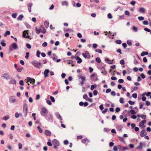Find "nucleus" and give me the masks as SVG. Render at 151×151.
I'll list each match as a JSON object with an SVG mask.
<instances>
[{
    "label": "nucleus",
    "mask_w": 151,
    "mask_h": 151,
    "mask_svg": "<svg viewBox=\"0 0 151 151\" xmlns=\"http://www.w3.org/2000/svg\"><path fill=\"white\" fill-rule=\"evenodd\" d=\"M102 73H104L105 75H106L107 74V72L105 69L103 70L102 71Z\"/></svg>",
    "instance_id": "obj_59"
},
{
    "label": "nucleus",
    "mask_w": 151,
    "mask_h": 151,
    "mask_svg": "<svg viewBox=\"0 0 151 151\" xmlns=\"http://www.w3.org/2000/svg\"><path fill=\"white\" fill-rule=\"evenodd\" d=\"M52 142L53 145H54V147L55 148H57V147L59 145V142L57 140L53 139L52 141Z\"/></svg>",
    "instance_id": "obj_3"
},
{
    "label": "nucleus",
    "mask_w": 151,
    "mask_h": 151,
    "mask_svg": "<svg viewBox=\"0 0 151 151\" xmlns=\"http://www.w3.org/2000/svg\"><path fill=\"white\" fill-rule=\"evenodd\" d=\"M151 93L150 92H149L147 93H143L142 94V95L144 96L145 95H146V96H150L151 95Z\"/></svg>",
    "instance_id": "obj_22"
},
{
    "label": "nucleus",
    "mask_w": 151,
    "mask_h": 151,
    "mask_svg": "<svg viewBox=\"0 0 151 151\" xmlns=\"http://www.w3.org/2000/svg\"><path fill=\"white\" fill-rule=\"evenodd\" d=\"M116 42L117 44H121L122 42L121 40H117L116 41Z\"/></svg>",
    "instance_id": "obj_51"
},
{
    "label": "nucleus",
    "mask_w": 151,
    "mask_h": 151,
    "mask_svg": "<svg viewBox=\"0 0 151 151\" xmlns=\"http://www.w3.org/2000/svg\"><path fill=\"white\" fill-rule=\"evenodd\" d=\"M45 135L47 136H50L51 135V132L49 130H46L45 132Z\"/></svg>",
    "instance_id": "obj_11"
},
{
    "label": "nucleus",
    "mask_w": 151,
    "mask_h": 151,
    "mask_svg": "<svg viewBox=\"0 0 151 151\" xmlns=\"http://www.w3.org/2000/svg\"><path fill=\"white\" fill-rule=\"evenodd\" d=\"M130 113H131V114H133V115H134V114H136L135 111L133 110H131L130 111Z\"/></svg>",
    "instance_id": "obj_36"
},
{
    "label": "nucleus",
    "mask_w": 151,
    "mask_h": 151,
    "mask_svg": "<svg viewBox=\"0 0 151 151\" xmlns=\"http://www.w3.org/2000/svg\"><path fill=\"white\" fill-rule=\"evenodd\" d=\"M125 15H130V13L129 11H126L125 12Z\"/></svg>",
    "instance_id": "obj_58"
},
{
    "label": "nucleus",
    "mask_w": 151,
    "mask_h": 151,
    "mask_svg": "<svg viewBox=\"0 0 151 151\" xmlns=\"http://www.w3.org/2000/svg\"><path fill=\"white\" fill-rule=\"evenodd\" d=\"M140 76L141 77V78L143 79L145 78V76L143 73H141L140 75Z\"/></svg>",
    "instance_id": "obj_61"
},
{
    "label": "nucleus",
    "mask_w": 151,
    "mask_h": 151,
    "mask_svg": "<svg viewBox=\"0 0 151 151\" xmlns=\"http://www.w3.org/2000/svg\"><path fill=\"white\" fill-rule=\"evenodd\" d=\"M47 145L50 146H51L52 145L50 140H48V141L47 143Z\"/></svg>",
    "instance_id": "obj_30"
},
{
    "label": "nucleus",
    "mask_w": 151,
    "mask_h": 151,
    "mask_svg": "<svg viewBox=\"0 0 151 151\" xmlns=\"http://www.w3.org/2000/svg\"><path fill=\"white\" fill-rule=\"evenodd\" d=\"M96 51L99 53H101L102 52V50L100 49H97L96 50Z\"/></svg>",
    "instance_id": "obj_40"
},
{
    "label": "nucleus",
    "mask_w": 151,
    "mask_h": 151,
    "mask_svg": "<svg viewBox=\"0 0 151 151\" xmlns=\"http://www.w3.org/2000/svg\"><path fill=\"white\" fill-rule=\"evenodd\" d=\"M3 41H4V40H3L1 42V44L2 45V46L3 47H4L6 46V44L4 42H3Z\"/></svg>",
    "instance_id": "obj_44"
},
{
    "label": "nucleus",
    "mask_w": 151,
    "mask_h": 151,
    "mask_svg": "<svg viewBox=\"0 0 151 151\" xmlns=\"http://www.w3.org/2000/svg\"><path fill=\"white\" fill-rule=\"evenodd\" d=\"M145 104L147 106H150V102L148 101H146L145 102Z\"/></svg>",
    "instance_id": "obj_52"
},
{
    "label": "nucleus",
    "mask_w": 151,
    "mask_h": 151,
    "mask_svg": "<svg viewBox=\"0 0 151 151\" xmlns=\"http://www.w3.org/2000/svg\"><path fill=\"white\" fill-rule=\"evenodd\" d=\"M49 72V70H46L44 72V76L45 77H47L48 76V73Z\"/></svg>",
    "instance_id": "obj_17"
},
{
    "label": "nucleus",
    "mask_w": 151,
    "mask_h": 151,
    "mask_svg": "<svg viewBox=\"0 0 151 151\" xmlns=\"http://www.w3.org/2000/svg\"><path fill=\"white\" fill-rule=\"evenodd\" d=\"M32 63L34 66L38 68H40L41 65V63L39 62H33Z\"/></svg>",
    "instance_id": "obj_7"
},
{
    "label": "nucleus",
    "mask_w": 151,
    "mask_h": 151,
    "mask_svg": "<svg viewBox=\"0 0 151 151\" xmlns=\"http://www.w3.org/2000/svg\"><path fill=\"white\" fill-rule=\"evenodd\" d=\"M17 46L16 43H13L10 46L9 49L11 51L12 50H15L17 49Z\"/></svg>",
    "instance_id": "obj_4"
},
{
    "label": "nucleus",
    "mask_w": 151,
    "mask_h": 151,
    "mask_svg": "<svg viewBox=\"0 0 151 151\" xmlns=\"http://www.w3.org/2000/svg\"><path fill=\"white\" fill-rule=\"evenodd\" d=\"M2 77L6 78V79H8L9 78V75L6 73L3 74L2 76Z\"/></svg>",
    "instance_id": "obj_16"
},
{
    "label": "nucleus",
    "mask_w": 151,
    "mask_h": 151,
    "mask_svg": "<svg viewBox=\"0 0 151 151\" xmlns=\"http://www.w3.org/2000/svg\"><path fill=\"white\" fill-rule=\"evenodd\" d=\"M24 109H25L26 111L27 110V106L26 104H24L23 106Z\"/></svg>",
    "instance_id": "obj_35"
},
{
    "label": "nucleus",
    "mask_w": 151,
    "mask_h": 151,
    "mask_svg": "<svg viewBox=\"0 0 151 151\" xmlns=\"http://www.w3.org/2000/svg\"><path fill=\"white\" fill-rule=\"evenodd\" d=\"M23 37L26 38H29V36L28 35V32L27 30H25L23 32Z\"/></svg>",
    "instance_id": "obj_9"
},
{
    "label": "nucleus",
    "mask_w": 151,
    "mask_h": 151,
    "mask_svg": "<svg viewBox=\"0 0 151 151\" xmlns=\"http://www.w3.org/2000/svg\"><path fill=\"white\" fill-rule=\"evenodd\" d=\"M128 103L130 104L131 105H134L135 104V102L132 101L131 100L129 101H128Z\"/></svg>",
    "instance_id": "obj_32"
},
{
    "label": "nucleus",
    "mask_w": 151,
    "mask_h": 151,
    "mask_svg": "<svg viewBox=\"0 0 151 151\" xmlns=\"http://www.w3.org/2000/svg\"><path fill=\"white\" fill-rule=\"evenodd\" d=\"M29 52H26V55H25V57L27 59L29 58Z\"/></svg>",
    "instance_id": "obj_50"
},
{
    "label": "nucleus",
    "mask_w": 151,
    "mask_h": 151,
    "mask_svg": "<svg viewBox=\"0 0 151 151\" xmlns=\"http://www.w3.org/2000/svg\"><path fill=\"white\" fill-rule=\"evenodd\" d=\"M75 58L76 60H77V63H80L82 62V60L80 57L78 56H76Z\"/></svg>",
    "instance_id": "obj_10"
},
{
    "label": "nucleus",
    "mask_w": 151,
    "mask_h": 151,
    "mask_svg": "<svg viewBox=\"0 0 151 151\" xmlns=\"http://www.w3.org/2000/svg\"><path fill=\"white\" fill-rule=\"evenodd\" d=\"M146 134V133L145 131L142 130L141 132L140 135L141 137H142L145 136Z\"/></svg>",
    "instance_id": "obj_14"
},
{
    "label": "nucleus",
    "mask_w": 151,
    "mask_h": 151,
    "mask_svg": "<svg viewBox=\"0 0 151 151\" xmlns=\"http://www.w3.org/2000/svg\"><path fill=\"white\" fill-rule=\"evenodd\" d=\"M108 17L110 19H111L112 17V15L110 13H109L108 14Z\"/></svg>",
    "instance_id": "obj_54"
},
{
    "label": "nucleus",
    "mask_w": 151,
    "mask_h": 151,
    "mask_svg": "<svg viewBox=\"0 0 151 151\" xmlns=\"http://www.w3.org/2000/svg\"><path fill=\"white\" fill-rule=\"evenodd\" d=\"M47 109L45 108H42L41 109L40 111V114L44 116L47 113Z\"/></svg>",
    "instance_id": "obj_5"
},
{
    "label": "nucleus",
    "mask_w": 151,
    "mask_h": 151,
    "mask_svg": "<svg viewBox=\"0 0 151 151\" xmlns=\"http://www.w3.org/2000/svg\"><path fill=\"white\" fill-rule=\"evenodd\" d=\"M119 102L121 104H123L124 103V99L122 98H121L119 99Z\"/></svg>",
    "instance_id": "obj_29"
},
{
    "label": "nucleus",
    "mask_w": 151,
    "mask_h": 151,
    "mask_svg": "<svg viewBox=\"0 0 151 151\" xmlns=\"http://www.w3.org/2000/svg\"><path fill=\"white\" fill-rule=\"evenodd\" d=\"M96 62L98 63H100L101 62V60L100 58L98 57H97L96 59Z\"/></svg>",
    "instance_id": "obj_31"
},
{
    "label": "nucleus",
    "mask_w": 151,
    "mask_h": 151,
    "mask_svg": "<svg viewBox=\"0 0 151 151\" xmlns=\"http://www.w3.org/2000/svg\"><path fill=\"white\" fill-rule=\"evenodd\" d=\"M50 98L52 102H54L55 101V100L53 97L51 96H50Z\"/></svg>",
    "instance_id": "obj_46"
},
{
    "label": "nucleus",
    "mask_w": 151,
    "mask_h": 151,
    "mask_svg": "<svg viewBox=\"0 0 151 151\" xmlns=\"http://www.w3.org/2000/svg\"><path fill=\"white\" fill-rule=\"evenodd\" d=\"M40 52L39 50H37V56L38 57H39L40 56Z\"/></svg>",
    "instance_id": "obj_43"
},
{
    "label": "nucleus",
    "mask_w": 151,
    "mask_h": 151,
    "mask_svg": "<svg viewBox=\"0 0 151 151\" xmlns=\"http://www.w3.org/2000/svg\"><path fill=\"white\" fill-rule=\"evenodd\" d=\"M79 77L81 79L82 81H85L86 80V77L85 76H80Z\"/></svg>",
    "instance_id": "obj_24"
},
{
    "label": "nucleus",
    "mask_w": 151,
    "mask_h": 151,
    "mask_svg": "<svg viewBox=\"0 0 151 151\" xmlns=\"http://www.w3.org/2000/svg\"><path fill=\"white\" fill-rule=\"evenodd\" d=\"M83 138V137L81 135L78 136L77 137V138L78 139H81Z\"/></svg>",
    "instance_id": "obj_63"
},
{
    "label": "nucleus",
    "mask_w": 151,
    "mask_h": 151,
    "mask_svg": "<svg viewBox=\"0 0 151 151\" xmlns=\"http://www.w3.org/2000/svg\"><path fill=\"white\" fill-rule=\"evenodd\" d=\"M142 99L143 101H146V98L145 97L143 96L142 98Z\"/></svg>",
    "instance_id": "obj_62"
},
{
    "label": "nucleus",
    "mask_w": 151,
    "mask_h": 151,
    "mask_svg": "<svg viewBox=\"0 0 151 151\" xmlns=\"http://www.w3.org/2000/svg\"><path fill=\"white\" fill-rule=\"evenodd\" d=\"M124 81L122 79H119L118 80V82L119 83H122L124 82Z\"/></svg>",
    "instance_id": "obj_57"
},
{
    "label": "nucleus",
    "mask_w": 151,
    "mask_h": 151,
    "mask_svg": "<svg viewBox=\"0 0 151 151\" xmlns=\"http://www.w3.org/2000/svg\"><path fill=\"white\" fill-rule=\"evenodd\" d=\"M44 24L45 26L46 27H48L49 26V23L47 22H44Z\"/></svg>",
    "instance_id": "obj_60"
},
{
    "label": "nucleus",
    "mask_w": 151,
    "mask_h": 151,
    "mask_svg": "<svg viewBox=\"0 0 151 151\" xmlns=\"http://www.w3.org/2000/svg\"><path fill=\"white\" fill-rule=\"evenodd\" d=\"M23 69V68H22V67L17 68L16 69V70H17V71L18 72H21Z\"/></svg>",
    "instance_id": "obj_26"
},
{
    "label": "nucleus",
    "mask_w": 151,
    "mask_h": 151,
    "mask_svg": "<svg viewBox=\"0 0 151 151\" xmlns=\"http://www.w3.org/2000/svg\"><path fill=\"white\" fill-rule=\"evenodd\" d=\"M88 97L86 94H84L83 96V98L85 99L86 100L88 98Z\"/></svg>",
    "instance_id": "obj_37"
},
{
    "label": "nucleus",
    "mask_w": 151,
    "mask_h": 151,
    "mask_svg": "<svg viewBox=\"0 0 151 151\" xmlns=\"http://www.w3.org/2000/svg\"><path fill=\"white\" fill-rule=\"evenodd\" d=\"M10 83L15 84L16 83V81L14 79H11V80L10 81Z\"/></svg>",
    "instance_id": "obj_23"
},
{
    "label": "nucleus",
    "mask_w": 151,
    "mask_h": 151,
    "mask_svg": "<svg viewBox=\"0 0 151 151\" xmlns=\"http://www.w3.org/2000/svg\"><path fill=\"white\" fill-rule=\"evenodd\" d=\"M82 55L85 58H90V55L89 54V52L87 51H86L84 52L82 54Z\"/></svg>",
    "instance_id": "obj_6"
},
{
    "label": "nucleus",
    "mask_w": 151,
    "mask_h": 151,
    "mask_svg": "<svg viewBox=\"0 0 151 151\" xmlns=\"http://www.w3.org/2000/svg\"><path fill=\"white\" fill-rule=\"evenodd\" d=\"M148 53L147 52H143L141 54V56H144L145 55H147L148 54Z\"/></svg>",
    "instance_id": "obj_20"
},
{
    "label": "nucleus",
    "mask_w": 151,
    "mask_h": 151,
    "mask_svg": "<svg viewBox=\"0 0 151 151\" xmlns=\"http://www.w3.org/2000/svg\"><path fill=\"white\" fill-rule=\"evenodd\" d=\"M47 45V43L46 42H44L43 43L42 46L43 47H45Z\"/></svg>",
    "instance_id": "obj_64"
},
{
    "label": "nucleus",
    "mask_w": 151,
    "mask_h": 151,
    "mask_svg": "<svg viewBox=\"0 0 151 151\" xmlns=\"http://www.w3.org/2000/svg\"><path fill=\"white\" fill-rule=\"evenodd\" d=\"M91 77L93 78H95L96 80H97V75L95 73H93L91 75Z\"/></svg>",
    "instance_id": "obj_15"
},
{
    "label": "nucleus",
    "mask_w": 151,
    "mask_h": 151,
    "mask_svg": "<svg viewBox=\"0 0 151 151\" xmlns=\"http://www.w3.org/2000/svg\"><path fill=\"white\" fill-rule=\"evenodd\" d=\"M18 146L19 149H21L22 147V145L21 143H19V144Z\"/></svg>",
    "instance_id": "obj_39"
},
{
    "label": "nucleus",
    "mask_w": 151,
    "mask_h": 151,
    "mask_svg": "<svg viewBox=\"0 0 151 151\" xmlns=\"http://www.w3.org/2000/svg\"><path fill=\"white\" fill-rule=\"evenodd\" d=\"M145 9L143 8H140L139 10V12L142 13L144 12H145Z\"/></svg>",
    "instance_id": "obj_21"
},
{
    "label": "nucleus",
    "mask_w": 151,
    "mask_h": 151,
    "mask_svg": "<svg viewBox=\"0 0 151 151\" xmlns=\"http://www.w3.org/2000/svg\"><path fill=\"white\" fill-rule=\"evenodd\" d=\"M86 101H88V102H93V99H92L89 98H88Z\"/></svg>",
    "instance_id": "obj_41"
},
{
    "label": "nucleus",
    "mask_w": 151,
    "mask_h": 151,
    "mask_svg": "<svg viewBox=\"0 0 151 151\" xmlns=\"http://www.w3.org/2000/svg\"><path fill=\"white\" fill-rule=\"evenodd\" d=\"M114 60H110L108 58L106 59L105 60V61L107 63L110 64H112L113 63Z\"/></svg>",
    "instance_id": "obj_13"
},
{
    "label": "nucleus",
    "mask_w": 151,
    "mask_h": 151,
    "mask_svg": "<svg viewBox=\"0 0 151 151\" xmlns=\"http://www.w3.org/2000/svg\"><path fill=\"white\" fill-rule=\"evenodd\" d=\"M10 34V32L9 31H7L4 34V36H6L7 35H9Z\"/></svg>",
    "instance_id": "obj_34"
},
{
    "label": "nucleus",
    "mask_w": 151,
    "mask_h": 151,
    "mask_svg": "<svg viewBox=\"0 0 151 151\" xmlns=\"http://www.w3.org/2000/svg\"><path fill=\"white\" fill-rule=\"evenodd\" d=\"M67 63L68 64H71L72 66H74V64H73V62L72 60H67Z\"/></svg>",
    "instance_id": "obj_19"
},
{
    "label": "nucleus",
    "mask_w": 151,
    "mask_h": 151,
    "mask_svg": "<svg viewBox=\"0 0 151 151\" xmlns=\"http://www.w3.org/2000/svg\"><path fill=\"white\" fill-rule=\"evenodd\" d=\"M37 128L39 130V132L40 133H42V130L41 129L40 127L39 126H38L37 127Z\"/></svg>",
    "instance_id": "obj_38"
},
{
    "label": "nucleus",
    "mask_w": 151,
    "mask_h": 151,
    "mask_svg": "<svg viewBox=\"0 0 151 151\" xmlns=\"http://www.w3.org/2000/svg\"><path fill=\"white\" fill-rule=\"evenodd\" d=\"M96 87H97V86L96 84H95L94 85H92L91 86V90H92L94 88H96Z\"/></svg>",
    "instance_id": "obj_28"
},
{
    "label": "nucleus",
    "mask_w": 151,
    "mask_h": 151,
    "mask_svg": "<svg viewBox=\"0 0 151 151\" xmlns=\"http://www.w3.org/2000/svg\"><path fill=\"white\" fill-rule=\"evenodd\" d=\"M120 63L121 65H124V61L123 59L122 60L120 61Z\"/></svg>",
    "instance_id": "obj_55"
},
{
    "label": "nucleus",
    "mask_w": 151,
    "mask_h": 151,
    "mask_svg": "<svg viewBox=\"0 0 151 151\" xmlns=\"http://www.w3.org/2000/svg\"><path fill=\"white\" fill-rule=\"evenodd\" d=\"M64 31L65 32H73V30L72 29H69V28H68V29H64Z\"/></svg>",
    "instance_id": "obj_18"
},
{
    "label": "nucleus",
    "mask_w": 151,
    "mask_h": 151,
    "mask_svg": "<svg viewBox=\"0 0 151 151\" xmlns=\"http://www.w3.org/2000/svg\"><path fill=\"white\" fill-rule=\"evenodd\" d=\"M35 31L36 33L38 34H39L40 32H42L43 34L46 32V30L45 28L42 26H41L39 28L37 27H36Z\"/></svg>",
    "instance_id": "obj_1"
},
{
    "label": "nucleus",
    "mask_w": 151,
    "mask_h": 151,
    "mask_svg": "<svg viewBox=\"0 0 151 151\" xmlns=\"http://www.w3.org/2000/svg\"><path fill=\"white\" fill-rule=\"evenodd\" d=\"M118 149L120 150H125L128 149V148L127 147H124L122 146H121L120 145H118Z\"/></svg>",
    "instance_id": "obj_12"
},
{
    "label": "nucleus",
    "mask_w": 151,
    "mask_h": 151,
    "mask_svg": "<svg viewBox=\"0 0 151 151\" xmlns=\"http://www.w3.org/2000/svg\"><path fill=\"white\" fill-rule=\"evenodd\" d=\"M138 19L140 21L143 20L144 19V18L143 17H138Z\"/></svg>",
    "instance_id": "obj_47"
},
{
    "label": "nucleus",
    "mask_w": 151,
    "mask_h": 151,
    "mask_svg": "<svg viewBox=\"0 0 151 151\" xmlns=\"http://www.w3.org/2000/svg\"><path fill=\"white\" fill-rule=\"evenodd\" d=\"M146 122V120H144L142 121L139 123V126L140 127L144 128L145 127V124Z\"/></svg>",
    "instance_id": "obj_8"
},
{
    "label": "nucleus",
    "mask_w": 151,
    "mask_h": 151,
    "mask_svg": "<svg viewBox=\"0 0 151 151\" xmlns=\"http://www.w3.org/2000/svg\"><path fill=\"white\" fill-rule=\"evenodd\" d=\"M23 16L22 15H19L17 18L18 20H21L23 18Z\"/></svg>",
    "instance_id": "obj_27"
},
{
    "label": "nucleus",
    "mask_w": 151,
    "mask_h": 151,
    "mask_svg": "<svg viewBox=\"0 0 151 151\" xmlns=\"http://www.w3.org/2000/svg\"><path fill=\"white\" fill-rule=\"evenodd\" d=\"M27 83L28 85H29V82L30 83L34 84L35 82V79L32 78L30 77H28L27 78Z\"/></svg>",
    "instance_id": "obj_2"
},
{
    "label": "nucleus",
    "mask_w": 151,
    "mask_h": 151,
    "mask_svg": "<svg viewBox=\"0 0 151 151\" xmlns=\"http://www.w3.org/2000/svg\"><path fill=\"white\" fill-rule=\"evenodd\" d=\"M118 146H114L113 147V149L114 151H117L118 150Z\"/></svg>",
    "instance_id": "obj_33"
},
{
    "label": "nucleus",
    "mask_w": 151,
    "mask_h": 151,
    "mask_svg": "<svg viewBox=\"0 0 151 151\" xmlns=\"http://www.w3.org/2000/svg\"><path fill=\"white\" fill-rule=\"evenodd\" d=\"M26 45L27 47V48H28L29 49H30L31 48V46L29 44H28V43Z\"/></svg>",
    "instance_id": "obj_56"
},
{
    "label": "nucleus",
    "mask_w": 151,
    "mask_h": 151,
    "mask_svg": "<svg viewBox=\"0 0 151 151\" xmlns=\"http://www.w3.org/2000/svg\"><path fill=\"white\" fill-rule=\"evenodd\" d=\"M93 94L94 95L96 96L98 94V91L96 90H94L93 91Z\"/></svg>",
    "instance_id": "obj_53"
},
{
    "label": "nucleus",
    "mask_w": 151,
    "mask_h": 151,
    "mask_svg": "<svg viewBox=\"0 0 151 151\" xmlns=\"http://www.w3.org/2000/svg\"><path fill=\"white\" fill-rule=\"evenodd\" d=\"M137 94L136 93H133L132 95V97L135 99L137 98Z\"/></svg>",
    "instance_id": "obj_48"
},
{
    "label": "nucleus",
    "mask_w": 151,
    "mask_h": 151,
    "mask_svg": "<svg viewBox=\"0 0 151 151\" xmlns=\"http://www.w3.org/2000/svg\"><path fill=\"white\" fill-rule=\"evenodd\" d=\"M108 109L107 108L105 109L104 111H102V113L104 114L106 113L108 111Z\"/></svg>",
    "instance_id": "obj_49"
},
{
    "label": "nucleus",
    "mask_w": 151,
    "mask_h": 151,
    "mask_svg": "<svg viewBox=\"0 0 151 151\" xmlns=\"http://www.w3.org/2000/svg\"><path fill=\"white\" fill-rule=\"evenodd\" d=\"M127 43L128 45H132V42L130 40H127Z\"/></svg>",
    "instance_id": "obj_45"
},
{
    "label": "nucleus",
    "mask_w": 151,
    "mask_h": 151,
    "mask_svg": "<svg viewBox=\"0 0 151 151\" xmlns=\"http://www.w3.org/2000/svg\"><path fill=\"white\" fill-rule=\"evenodd\" d=\"M62 4L63 6H67L68 5V3L67 1H63L62 2Z\"/></svg>",
    "instance_id": "obj_25"
},
{
    "label": "nucleus",
    "mask_w": 151,
    "mask_h": 151,
    "mask_svg": "<svg viewBox=\"0 0 151 151\" xmlns=\"http://www.w3.org/2000/svg\"><path fill=\"white\" fill-rule=\"evenodd\" d=\"M140 117L144 119H145L146 118V115L144 114H142L141 115Z\"/></svg>",
    "instance_id": "obj_42"
}]
</instances>
